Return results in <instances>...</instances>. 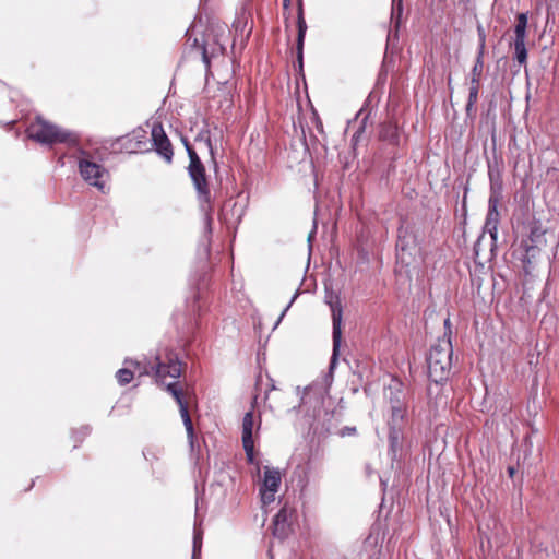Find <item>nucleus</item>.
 <instances>
[{"label":"nucleus","instance_id":"31","mask_svg":"<svg viewBox=\"0 0 559 559\" xmlns=\"http://www.w3.org/2000/svg\"><path fill=\"white\" fill-rule=\"evenodd\" d=\"M297 297V294H295L293 297H292V300L287 305V307L283 310L281 317L278 318V321L276 322L275 326L280 323V321L282 320V318L285 316L286 311L288 310V308L292 306V304L295 301Z\"/></svg>","mask_w":559,"mask_h":559},{"label":"nucleus","instance_id":"5","mask_svg":"<svg viewBox=\"0 0 559 559\" xmlns=\"http://www.w3.org/2000/svg\"><path fill=\"white\" fill-rule=\"evenodd\" d=\"M332 321H333V331H332V340H333V350L332 356L330 360L329 366V372L323 378V392H328L329 388L331 386L333 382V371L336 367L338 354H340V347H341V340H342V309L341 307H332Z\"/></svg>","mask_w":559,"mask_h":559},{"label":"nucleus","instance_id":"23","mask_svg":"<svg viewBox=\"0 0 559 559\" xmlns=\"http://www.w3.org/2000/svg\"><path fill=\"white\" fill-rule=\"evenodd\" d=\"M514 47V57L518 60L520 64H523L526 62L527 59V50L525 47V40H514L513 41Z\"/></svg>","mask_w":559,"mask_h":559},{"label":"nucleus","instance_id":"25","mask_svg":"<svg viewBox=\"0 0 559 559\" xmlns=\"http://www.w3.org/2000/svg\"><path fill=\"white\" fill-rule=\"evenodd\" d=\"M477 34H478V38H479L477 58H484V51H485V45H486V33L481 25L477 26Z\"/></svg>","mask_w":559,"mask_h":559},{"label":"nucleus","instance_id":"10","mask_svg":"<svg viewBox=\"0 0 559 559\" xmlns=\"http://www.w3.org/2000/svg\"><path fill=\"white\" fill-rule=\"evenodd\" d=\"M295 510L287 506L281 508L273 520V535L280 539L286 538L292 532Z\"/></svg>","mask_w":559,"mask_h":559},{"label":"nucleus","instance_id":"44","mask_svg":"<svg viewBox=\"0 0 559 559\" xmlns=\"http://www.w3.org/2000/svg\"><path fill=\"white\" fill-rule=\"evenodd\" d=\"M88 432V427H85L84 433L86 435Z\"/></svg>","mask_w":559,"mask_h":559},{"label":"nucleus","instance_id":"33","mask_svg":"<svg viewBox=\"0 0 559 559\" xmlns=\"http://www.w3.org/2000/svg\"><path fill=\"white\" fill-rule=\"evenodd\" d=\"M356 432V428L355 427H345L344 429H342L341 431V436H345L346 433L347 435H350V433H355Z\"/></svg>","mask_w":559,"mask_h":559},{"label":"nucleus","instance_id":"28","mask_svg":"<svg viewBox=\"0 0 559 559\" xmlns=\"http://www.w3.org/2000/svg\"><path fill=\"white\" fill-rule=\"evenodd\" d=\"M192 46L193 47H200L201 49V55H202V60L205 64V67L209 69L210 68V56H209V52H207V49H206V46L204 44H199V39L198 38H194L193 39V43H192Z\"/></svg>","mask_w":559,"mask_h":559},{"label":"nucleus","instance_id":"34","mask_svg":"<svg viewBox=\"0 0 559 559\" xmlns=\"http://www.w3.org/2000/svg\"><path fill=\"white\" fill-rule=\"evenodd\" d=\"M243 215V207L242 206H239V209L237 210V217L234 219L235 223H239L241 217Z\"/></svg>","mask_w":559,"mask_h":559},{"label":"nucleus","instance_id":"11","mask_svg":"<svg viewBox=\"0 0 559 559\" xmlns=\"http://www.w3.org/2000/svg\"><path fill=\"white\" fill-rule=\"evenodd\" d=\"M152 141L156 153L168 164L173 162V145L166 135L162 124H154L152 128Z\"/></svg>","mask_w":559,"mask_h":559},{"label":"nucleus","instance_id":"37","mask_svg":"<svg viewBox=\"0 0 559 559\" xmlns=\"http://www.w3.org/2000/svg\"><path fill=\"white\" fill-rule=\"evenodd\" d=\"M289 5H290V0H283V7L285 9L289 8Z\"/></svg>","mask_w":559,"mask_h":559},{"label":"nucleus","instance_id":"18","mask_svg":"<svg viewBox=\"0 0 559 559\" xmlns=\"http://www.w3.org/2000/svg\"><path fill=\"white\" fill-rule=\"evenodd\" d=\"M523 243H532V245H539L545 246L546 239H545V230L542 229L540 226L534 224L530 227V235L527 238L522 239Z\"/></svg>","mask_w":559,"mask_h":559},{"label":"nucleus","instance_id":"2","mask_svg":"<svg viewBox=\"0 0 559 559\" xmlns=\"http://www.w3.org/2000/svg\"><path fill=\"white\" fill-rule=\"evenodd\" d=\"M453 347L447 333L431 347L427 357L428 377L436 385L445 382L451 373Z\"/></svg>","mask_w":559,"mask_h":559},{"label":"nucleus","instance_id":"3","mask_svg":"<svg viewBox=\"0 0 559 559\" xmlns=\"http://www.w3.org/2000/svg\"><path fill=\"white\" fill-rule=\"evenodd\" d=\"M26 132L29 139L43 145L52 146L57 143H63L69 146H75L79 143L76 133L62 129L40 116H37L27 127Z\"/></svg>","mask_w":559,"mask_h":559},{"label":"nucleus","instance_id":"42","mask_svg":"<svg viewBox=\"0 0 559 559\" xmlns=\"http://www.w3.org/2000/svg\"><path fill=\"white\" fill-rule=\"evenodd\" d=\"M489 177H490V181L492 182L493 181V175H492V170H491L490 166H489Z\"/></svg>","mask_w":559,"mask_h":559},{"label":"nucleus","instance_id":"32","mask_svg":"<svg viewBox=\"0 0 559 559\" xmlns=\"http://www.w3.org/2000/svg\"><path fill=\"white\" fill-rule=\"evenodd\" d=\"M367 117L364 118L362 120V124L359 127V129L354 133L353 135V139L354 140H357L359 134L362 132L364 128H365V121H366Z\"/></svg>","mask_w":559,"mask_h":559},{"label":"nucleus","instance_id":"13","mask_svg":"<svg viewBox=\"0 0 559 559\" xmlns=\"http://www.w3.org/2000/svg\"><path fill=\"white\" fill-rule=\"evenodd\" d=\"M253 430V413L248 412L245 414L242 419V445L246 452L247 459L250 463L254 459V444L252 438Z\"/></svg>","mask_w":559,"mask_h":559},{"label":"nucleus","instance_id":"35","mask_svg":"<svg viewBox=\"0 0 559 559\" xmlns=\"http://www.w3.org/2000/svg\"><path fill=\"white\" fill-rule=\"evenodd\" d=\"M143 454H144V456H145V459H146L147 461H151V459L148 457V455H152V457H153V459H157V456H156L155 454L151 453V451H150V450L144 451V452H143Z\"/></svg>","mask_w":559,"mask_h":559},{"label":"nucleus","instance_id":"27","mask_svg":"<svg viewBox=\"0 0 559 559\" xmlns=\"http://www.w3.org/2000/svg\"><path fill=\"white\" fill-rule=\"evenodd\" d=\"M201 141L204 142V144L207 146V148L210 150L211 154L213 155L212 141H211V136H210V131L207 129L206 130H202L195 136V142H201Z\"/></svg>","mask_w":559,"mask_h":559},{"label":"nucleus","instance_id":"41","mask_svg":"<svg viewBox=\"0 0 559 559\" xmlns=\"http://www.w3.org/2000/svg\"><path fill=\"white\" fill-rule=\"evenodd\" d=\"M444 328H445V329H449V328H450V319H445V320H444Z\"/></svg>","mask_w":559,"mask_h":559},{"label":"nucleus","instance_id":"16","mask_svg":"<svg viewBox=\"0 0 559 559\" xmlns=\"http://www.w3.org/2000/svg\"><path fill=\"white\" fill-rule=\"evenodd\" d=\"M123 147L128 153H138L145 151L146 146V134L144 130L134 131L122 139Z\"/></svg>","mask_w":559,"mask_h":559},{"label":"nucleus","instance_id":"38","mask_svg":"<svg viewBox=\"0 0 559 559\" xmlns=\"http://www.w3.org/2000/svg\"><path fill=\"white\" fill-rule=\"evenodd\" d=\"M317 386V384L314 385H311L307 389V392H306V396H308L310 394V392Z\"/></svg>","mask_w":559,"mask_h":559},{"label":"nucleus","instance_id":"22","mask_svg":"<svg viewBox=\"0 0 559 559\" xmlns=\"http://www.w3.org/2000/svg\"><path fill=\"white\" fill-rule=\"evenodd\" d=\"M180 415H181L183 425H185L186 430H187V436H188L190 445L193 447L194 430H193V425H192L191 417L189 415L188 406H182L181 407Z\"/></svg>","mask_w":559,"mask_h":559},{"label":"nucleus","instance_id":"4","mask_svg":"<svg viewBox=\"0 0 559 559\" xmlns=\"http://www.w3.org/2000/svg\"><path fill=\"white\" fill-rule=\"evenodd\" d=\"M388 400L391 405V417L389 426L404 427V420L407 414V392L402 390V383L397 380H392L389 385Z\"/></svg>","mask_w":559,"mask_h":559},{"label":"nucleus","instance_id":"1","mask_svg":"<svg viewBox=\"0 0 559 559\" xmlns=\"http://www.w3.org/2000/svg\"><path fill=\"white\" fill-rule=\"evenodd\" d=\"M182 143L186 147L187 154L189 156L190 163L188 166V173L194 188L198 192L199 199L202 203V210L204 211V229L205 234L210 235L212 233V216H211V192L209 189V183L205 175V168L202 164L199 155L192 148L189 141L187 139H182Z\"/></svg>","mask_w":559,"mask_h":559},{"label":"nucleus","instance_id":"40","mask_svg":"<svg viewBox=\"0 0 559 559\" xmlns=\"http://www.w3.org/2000/svg\"><path fill=\"white\" fill-rule=\"evenodd\" d=\"M397 247H401L404 250V243L401 238H399Z\"/></svg>","mask_w":559,"mask_h":559},{"label":"nucleus","instance_id":"39","mask_svg":"<svg viewBox=\"0 0 559 559\" xmlns=\"http://www.w3.org/2000/svg\"><path fill=\"white\" fill-rule=\"evenodd\" d=\"M508 472H509L510 476H513V474H514L515 469H514V467L510 466V467L508 468Z\"/></svg>","mask_w":559,"mask_h":559},{"label":"nucleus","instance_id":"29","mask_svg":"<svg viewBox=\"0 0 559 559\" xmlns=\"http://www.w3.org/2000/svg\"><path fill=\"white\" fill-rule=\"evenodd\" d=\"M233 205V209H236L237 207V202H233L231 200H229L228 202L225 203L224 207H223V211H222V218L226 222V223H229L231 221V218L228 217V212H227V207L229 205Z\"/></svg>","mask_w":559,"mask_h":559},{"label":"nucleus","instance_id":"6","mask_svg":"<svg viewBox=\"0 0 559 559\" xmlns=\"http://www.w3.org/2000/svg\"><path fill=\"white\" fill-rule=\"evenodd\" d=\"M79 171L88 185L96 187L100 191L104 190L109 177L104 166L84 157L79 160Z\"/></svg>","mask_w":559,"mask_h":559},{"label":"nucleus","instance_id":"7","mask_svg":"<svg viewBox=\"0 0 559 559\" xmlns=\"http://www.w3.org/2000/svg\"><path fill=\"white\" fill-rule=\"evenodd\" d=\"M152 369L155 370L157 381L163 383L166 377L178 379L182 372V364L176 354L169 353L165 359L156 357Z\"/></svg>","mask_w":559,"mask_h":559},{"label":"nucleus","instance_id":"12","mask_svg":"<svg viewBox=\"0 0 559 559\" xmlns=\"http://www.w3.org/2000/svg\"><path fill=\"white\" fill-rule=\"evenodd\" d=\"M543 247L544 246L532 245L530 242H527V243L521 242L520 243V247L516 250V252L519 253V258L522 261V265H523V270H524L525 274H530L532 269L537 263V261L540 257Z\"/></svg>","mask_w":559,"mask_h":559},{"label":"nucleus","instance_id":"8","mask_svg":"<svg viewBox=\"0 0 559 559\" xmlns=\"http://www.w3.org/2000/svg\"><path fill=\"white\" fill-rule=\"evenodd\" d=\"M281 473L278 469L265 467L262 485L260 487L261 501L270 504L275 500V495L281 485Z\"/></svg>","mask_w":559,"mask_h":559},{"label":"nucleus","instance_id":"36","mask_svg":"<svg viewBox=\"0 0 559 559\" xmlns=\"http://www.w3.org/2000/svg\"><path fill=\"white\" fill-rule=\"evenodd\" d=\"M388 131H390L392 133L391 141H393V139L396 138V129L393 127H389Z\"/></svg>","mask_w":559,"mask_h":559},{"label":"nucleus","instance_id":"20","mask_svg":"<svg viewBox=\"0 0 559 559\" xmlns=\"http://www.w3.org/2000/svg\"><path fill=\"white\" fill-rule=\"evenodd\" d=\"M526 27H527V14L520 13L516 16V24L514 27L515 38L514 40H525L526 37Z\"/></svg>","mask_w":559,"mask_h":559},{"label":"nucleus","instance_id":"15","mask_svg":"<svg viewBox=\"0 0 559 559\" xmlns=\"http://www.w3.org/2000/svg\"><path fill=\"white\" fill-rule=\"evenodd\" d=\"M297 26H298V35H297V60L300 69H302V58H304V41L307 32V24L304 17V8L302 1L298 2V14H297Z\"/></svg>","mask_w":559,"mask_h":559},{"label":"nucleus","instance_id":"21","mask_svg":"<svg viewBox=\"0 0 559 559\" xmlns=\"http://www.w3.org/2000/svg\"><path fill=\"white\" fill-rule=\"evenodd\" d=\"M166 391L171 394L175 399L176 403L179 406V411L182 406H188L187 402L183 400L182 390L180 389L178 382H171L166 384Z\"/></svg>","mask_w":559,"mask_h":559},{"label":"nucleus","instance_id":"43","mask_svg":"<svg viewBox=\"0 0 559 559\" xmlns=\"http://www.w3.org/2000/svg\"><path fill=\"white\" fill-rule=\"evenodd\" d=\"M431 393H432V388H431V386H429V388H428V394L430 395Z\"/></svg>","mask_w":559,"mask_h":559},{"label":"nucleus","instance_id":"17","mask_svg":"<svg viewBox=\"0 0 559 559\" xmlns=\"http://www.w3.org/2000/svg\"><path fill=\"white\" fill-rule=\"evenodd\" d=\"M336 413L334 411L332 412H324V419L321 421L320 419V415L314 416V430H318L319 428H321L323 431L325 432H332L335 428H336V424L333 423L332 420L334 419Z\"/></svg>","mask_w":559,"mask_h":559},{"label":"nucleus","instance_id":"26","mask_svg":"<svg viewBox=\"0 0 559 559\" xmlns=\"http://www.w3.org/2000/svg\"><path fill=\"white\" fill-rule=\"evenodd\" d=\"M201 547H202V537L199 533L194 532L192 559H200Z\"/></svg>","mask_w":559,"mask_h":559},{"label":"nucleus","instance_id":"19","mask_svg":"<svg viewBox=\"0 0 559 559\" xmlns=\"http://www.w3.org/2000/svg\"><path fill=\"white\" fill-rule=\"evenodd\" d=\"M389 443L392 452L396 453L401 449V441L403 439V428L400 426H389Z\"/></svg>","mask_w":559,"mask_h":559},{"label":"nucleus","instance_id":"24","mask_svg":"<svg viewBox=\"0 0 559 559\" xmlns=\"http://www.w3.org/2000/svg\"><path fill=\"white\" fill-rule=\"evenodd\" d=\"M116 378L120 385H126L132 381L133 372L128 368H121L116 372Z\"/></svg>","mask_w":559,"mask_h":559},{"label":"nucleus","instance_id":"14","mask_svg":"<svg viewBox=\"0 0 559 559\" xmlns=\"http://www.w3.org/2000/svg\"><path fill=\"white\" fill-rule=\"evenodd\" d=\"M499 216L498 199L491 195L488 202V213L485 222V229L489 233L493 242L497 241Z\"/></svg>","mask_w":559,"mask_h":559},{"label":"nucleus","instance_id":"9","mask_svg":"<svg viewBox=\"0 0 559 559\" xmlns=\"http://www.w3.org/2000/svg\"><path fill=\"white\" fill-rule=\"evenodd\" d=\"M484 61L483 58H476L475 64L471 71V82L468 90V99L466 104V115L468 117H474L476 109L475 104L478 100V93L480 87V78L483 74Z\"/></svg>","mask_w":559,"mask_h":559},{"label":"nucleus","instance_id":"30","mask_svg":"<svg viewBox=\"0 0 559 559\" xmlns=\"http://www.w3.org/2000/svg\"><path fill=\"white\" fill-rule=\"evenodd\" d=\"M403 5L402 0H393L392 15L397 14L399 16L402 14Z\"/></svg>","mask_w":559,"mask_h":559}]
</instances>
